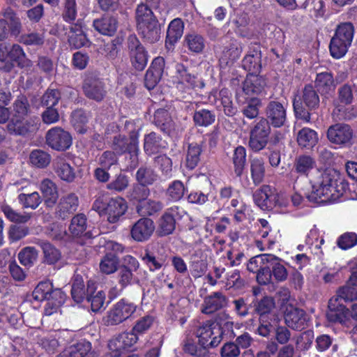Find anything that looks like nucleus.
<instances>
[{"label":"nucleus","instance_id":"f257e3e1","mask_svg":"<svg viewBox=\"0 0 357 357\" xmlns=\"http://www.w3.org/2000/svg\"><path fill=\"white\" fill-rule=\"evenodd\" d=\"M312 191L306 194L310 202H327L342 196L348 188L341 174L334 169H317L312 178Z\"/></svg>","mask_w":357,"mask_h":357},{"label":"nucleus","instance_id":"f03ea898","mask_svg":"<svg viewBox=\"0 0 357 357\" xmlns=\"http://www.w3.org/2000/svg\"><path fill=\"white\" fill-rule=\"evenodd\" d=\"M93 208L100 215H105L109 222L116 223L127 211L128 204L121 197L110 199L106 204L99 198L95 201Z\"/></svg>","mask_w":357,"mask_h":357},{"label":"nucleus","instance_id":"7ed1b4c3","mask_svg":"<svg viewBox=\"0 0 357 357\" xmlns=\"http://www.w3.org/2000/svg\"><path fill=\"white\" fill-rule=\"evenodd\" d=\"M303 104L308 109H315L319 104V96L312 86H306L301 97L295 98L293 104L296 115L305 122H310V114L305 109Z\"/></svg>","mask_w":357,"mask_h":357},{"label":"nucleus","instance_id":"20e7f679","mask_svg":"<svg viewBox=\"0 0 357 357\" xmlns=\"http://www.w3.org/2000/svg\"><path fill=\"white\" fill-rule=\"evenodd\" d=\"M0 61L5 63L2 66L5 70L9 71L15 65L20 67L28 66L31 61L26 58V55L22 48L19 45H13L7 46L0 45Z\"/></svg>","mask_w":357,"mask_h":357},{"label":"nucleus","instance_id":"39448f33","mask_svg":"<svg viewBox=\"0 0 357 357\" xmlns=\"http://www.w3.org/2000/svg\"><path fill=\"white\" fill-rule=\"evenodd\" d=\"M271 133V126L265 118H260L250 130L249 146L254 151H259L267 145Z\"/></svg>","mask_w":357,"mask_h":357},{"label":"nucleus","instance_id":"423d86ee","mask_svg":"<svg viewBox=\"0 0 357 357\" xmlns=\"http://www.w3.org/2000/svg\"><path fill=\"white\" fill-rule=\"evenodd\" d=\"M220 327L214 324H206L197 331L199 344L204 348L217 347L222 340Z\"/></svg>","mask_w":357,"mask_h":357},{"label":"nucleus","instance_id":"0eeeda50","mask_svg":"<svg viewBox=\"0 0 357 357\" xmlns=\"http://www.w3.org/2000/svg\"><path fill=\"white\" fill-rule=\"evenodd\" d=\"M135 310L136 305L134 303L122 299L108 312L105 323L107 325L119 324L130 317Z\"/></svg>","mask_w":357,"mask_h":357},{"label":"nucleus","instance_id":"6e6552de","mask_svg":"<svg viewBox=\"0 0 357 357\" xmlns=\"http://www.w3.org/2000/svg\"><path fill=\"white\" fill-rule=\"evenodd\" d=\"M47 144L56 151H66L73 142L71 135L60 127H54L49 130L45 135Z\"/></svg>","mask_w":357,"mask_h":357},{"label":"nucleus","instance_id":"1a4fd4ad","mask_svg":"<svg viewBox=\"0 0 357 357\" xmlns=\"http://www.w3.org/2000/svg\"><path fill=\"white\" fill-rule=\"evenodd\" d=\"M7 129L10 134L25 136L38 129V119L33 117L13 116L7 125Z\"/></svg>","mask_w":357,"mask_h":357},{"label":"nucleus","instance_id":"9d476101","mask_svg":"<svg viewBox=\"0 0 357 357\" xmlns=\"http://www.w3.org/2000/svg\"><path fill=\"white\" fill-rule=\"evenodd\" d=\"M128 48L132 66L137 70L144 69L148 61V55L138 38L135 35L128 38Z\"/></svg>","mask_w":357,"mask_h":357},{"label":"nucleus","instance_id":"9b49d317","mask_svg":"<svg viewBox=\"0 0 357 357\" xmlns=\"http://www.w3.org/2000/svg\"><path fill=\"white\" fill-rule=\"evenodd\" d=\"M327 137L333 144L349 146L352 144L354 132L349 125L337 123L329 127Z\"/></svg>","mask_w":357,"mask_h":357},{"label":"nucleus","instance_id":"f8f14e48","mask_svg":"<svg viewBox=\"0 0 357 357\" xmlns=\"http://www.w3.org/2000/svg\"><path fill=\"white\" fill-rule=\"evenodd\" d=\"M266 121L275 128L283 126L287 120L286 107L278 101L272 100L266 107Z\"/></svg>","mask_w":357,"mask_h":357},{"label":"nucleus","instance_id":"ddd939ff","mask_svg":"<svg viewBox=\"0 0 357 357\" xmlns=\"http://www.w3.org/2000/svg\"><path fill=\"white\" fill-rule=\"evenodd\" d=\"M138 340V336L132 331L123 333L109 340L108 347L113 352V356L118 357L122 351L134 345Z\"/></svg>","mask_w":357,"mask_h":357},{"label":"nucleus","instance_id":"4468645a","mask_svg":"<svg viewBox=\"0 0 357 357\" xmlns=\"http://www.w3.org/2000/svg\"><path fill=\"white\" fill-rule=\"evenodd\" d=\"M155 230V225L152 220L142 218L138 220L132 227L130 234L132 238L138 242L148 240Z\"/></svg>","mask_w":357,"mask_h":357},{"label":"nucleus","instance_id":"2eb2a0df","mask_svg":"<svg viewBox=\"0 0 357 357\" xmlns=\"http://www.w3.org/2000/svg\"><path fill=\"white\" fill-rule=\"evenodd\" d=\"M79 198L76 194L70 192L63 195L56 206L57 215L65 220L73 214L78 208Z\"/></svg>","mask_w":357,"mask_h":357},{"label":"nucleus","instance_id":"dca6fc26","mask_svg":"<svg viewBox=\"0 0 357 357\" xmlns=\"http://www.w3.org/2000/svg\"><path fill=\"white\" fill-rule=\"evenodd\" d=\"M83 90L86 97L98 102L102 100L106 95L102 82L91 76L84 79Z\"/></svg>","mask_w":357,"mask_h":357},{"label":"nucleus","instance_id":"f3484780","mask_svg":"<svg viewBox=\"0 0 357 357\" xmlns=\"http://www.w3.org/2000/svg\"><path fill=\"white\" fill-rule=\"evenodd\" d=\"M113 148L119 153L128 152L131 155V158L135 160L138 152L137 136L132 135L129 139L121 135L116 137L114 139Z\"/></svg>","mask_w":357,"mask_h":357},{"label":"nucleus","instance_id":"a211bd4d","mask_svg":"<svg viewBox=\"0 0 357 357\" xmlns=\"http://www.w3.org/2000/svg\"><path fill=\"white\" fill-rule=\"evenodd\" d=\"M178 206L168 208L161 216L158 222V233L160 236H167L172 234L176 227V215L179 214Z\"/></svg>","mask_w":357,"mask_h":357},{"label":"nucleus","instance_id":"6ab92c4d","mask_svg":"<svg viewBox=\"0 0 357 357\" xmlns=\"http://www.w3.org/2000/svg\"><path fill=\"white\" fill-rule=\"evenodd\" d=\"M164 66L165 60L162 57H157L153 61L144 78L145 86L149 90L153 89L161 79Z\"/></svg>","mask_w":357,"mask_h":357},{"label":"nucleus","instance_id":"aec40b11","mask_svg":"<svg viewBox=\"0 0 357 357\" xmlns=\"http://www.w3.org/2000/svg\"><path fill=\"white\" fill-rule=\"evenodd\" d=\"M284 319L286 324L296 330H301L306 325V314L304 310L289 306L287 307Z\"/></svg>","mask_w":357,"mask_h":357},{"label":"nucleus","instance_id":"412c9836","mask_svg":"<svg viewBox=\"0 0 357 357\" xmlns=\"http://www.w3.org/2000/svg\"><path fill=\"white\" fill-rule=\"evenodd\" d=\"M40 190L45 206L53 208L59 198V190L56 183L49 178H45L40 183Z\"/></svg>","mask_w":357,"mask_h":357},{"label":"nucleus","instance_id":"4be33fe9","mask_svg":"<svg viewBox=\"0 0 357 357\" xmlns=\"http://www.w3.org/2000/svg\"><path fill=\"white\" fill-rule=\"evenodd\" d=\"M226 305V297L220 292H214L205 298L202 312L204 314H211L224 307Z\"/></svg>","mask_w":357,"mask_h":357},{"label":"nucleus","instance_id":"5701e85b","mask_svg":"<svg viewBox=\"0 0 357 357\" xmlns=\"http://www.w3.org/2000/svg\"><path fill=\"white\" fill-rule=\"evenodd\" d=\"M349 310L338 303V298H331L328 303V311L326 316L332 322H342L349 314Z\"/></svg>","mask_w":357,"mask_h":357},{"label":"nucleus","instance_id":"b1692460","mask_svg":"<svg viewBox=\"0 0 357 357\" xmlns=\"http://www.w3.org/2000/svg\"><path fill=\"white\" fill-rule=\"evenodd\" d=\"M265 86L266 82L262 77L250 74L243 83V90L248 96L259 95L262 93Z\"/></svg>","mask_w":357,"mask_h":357},{"label":"nucleus","instance_id":"393cba45","mask_svg":"<svg viewBox=\"0 0 357 357\" xmlns=\"http://www.w3.org/2000/svg\"><path fill=\"white\" fill-rule=\"evenodd\" d=\"M54 169L57 176L63 181L72 182L75 178L74 169L66 162L64 157H58L54 162Z\"/></svg>","mask_w":357,"mask_h":357},{"label":"nucleus","instance_id":"a878e982","mask_svg":"<svg viewBox=\"0 0 357 357\" xmlns=\"http://www.w3.org/2000/svg\"><path fill=\"white\" fill-rule=\"evenodd\" d=\"M117 24L116 20L109 15H105L93 21L95 29L99 33L107 36H112L116 32Z\"/></svg>","mask_w":357,"mask_h":357},{"label":"nucleus","instance_id":"bb28decb","mask_svg":"<svg viewBox=\"0 0 357 357\" xmlns=\"http://www.w3.org/2000/svg\"><path fill=\"white\" fill-rule=\"evenodd\" d=\"M176 78L178 79L177 88H183L185 85L188 88H193L197 86V77L188 72L186 68L181 63L176 66Z\"/></svg>","mask_w":357,"mask_h":357},{"label":"nucleus","instance_id":"cd10ccee","mask_svg":"<svg viewBox=\"0 0 357 357\" xmlns=\"http://www.w3.org/2000/svg\"><path fill=\"white\" fill-rule=\"evenodd\" d=\"M255 311L259 315V320L264 321L268 316L275 317V314L273 313L275 307V300L271 296H264L255 305Z\"/></svg>","mask_w":357,"mask_h":357},{"label":"nucleus","instance_id":"c85d7f7f","mask_svg":"<svg viewBox=\"0 0 357 357\" xmlns=\"http://www.w3.org/2000/svg\"><path fill=\"white\" fill-rule=\"evenodd\" d=\"M139 33L149 43H154L160 38V26L158 21L138 28Z\"/></svg>","mask_w":357,"mask_h":357},{"label":"nucleus","instance_id":"c756f323","mask_svg":"<svg viewBox=\"0 0 357 357\" xmlns=\"http://www.w3.org/2000/svg\"><path fill=\"white\" fill-rule=\"evenodd\" d=\"M135 17L137 29L158 21L153 11L145 4H140L137 6Z\"/></svg>","mask_w":357,"mask_h":357},{"label":"nucleus","instance_id":"7c9ffc66","mask_svg":"<svg viewBox=\"0 0 357 357\" xmlns=\"http://www.w3.org/2000/svg\"><path fill=\"white\" fill-rule=\"evenodd\" d=\"M297 142L301 147L306 149L312 148L318 142L317 133L314 130L304 128L298 132Z\"/></svg>","mask_w":357,"mask_h":357},{"label":"nucleus","instance_id":"2f4dec72","mask_svg":"<svg viewBox=\"0 0 357 357\" xmlns=\"http://www.w3.org/2000/svg\"><path fill=\"white\" fill-rule=\"evenodd\" d=\"M315 86L321 93H327L334 91L336 84L333 75L328 72H324L317 75Z\"/></svg>","mask_w":357,"mask_h":357},{"label":"nucleus","instance_id":"473e14b6","mask_svg":"<svg viewBox=\"0 0 357 357\" xmlns=\"http://www.w3.org/2000/svg\"><path fill=\"white\" fill-rule=\"evenodd\" d=\"M183 23L181 20L177 18L173 20L167 31L166 45H172L183 36Z\"/></svg>","mask_w":357,"mask_h":357},{"label":"nucleus","instance_id":"72a5a7b5","mask_svg":"<svg viewBox=\"0 0 357 357\" xmlns=\"http://www.w3.org/2000/svg\"><path fill=\"white\" fill-rule=\"evenodd\" d=\"M91 349L89 342H81L66 348L58 357H84Z\"/></svg>","mask_w":357,"mask_h":357},{"label":"nucleus","instance_id":"f704fd0d","mask_svg":"<svg viewBox=\"0 0 357 357\" xmlns=\"http://www.w3.org/2000/svg\"><path fill=\"white\" fill-rule=\"evenodd\" d=\"M269 265H271L272 269V275L277 282H280L287 280L288 271L282 263L281 259L271 255V259H269Z\"/></svg>","mask_w":357,"mask_h":357},{"label":"nucleus","instance_id":"c9c22d12","mask_svg":"<svg viewBox=\"0 0 357 357\" xmlns=\"http://www.w3.org/2000/svg\"><path fill=\"white\" fill-rule=\"evenodd\" d=\"M68 37V41L70 45L73 46L75 48H80L86 45L89 43L81 26L77 24L70 27V33Z\"/></svg>","mask_w":357,"mask_h":357},{"label":"nucleus","instance_id":"e433bc0d","mask_svg":"<svg viewBox=\"0 0 357 357\" xmlns=\"http://www.w3.org/2000/svg\"><path fill=\"white\" fill-rule=\"evenodd\" d=\"M162 204L159 201L145 199L137 206V212L142 216L152 215L162 208Z\"/></svg>","mask_w":357,"mask_h":357},{"label":"nucleus","instance_id":"4c0bfd02","mask_svg":"<svg viewBox=\"0 0 357 357\" xmlns=\"http://www.w3.org/2000/svg\"><path fill=\"white\" fill-rule=\"evenodd\" d=\"M255 202L261 208L272 206V192L268 185H264L254 193Z\"/></svg>","mask_w":357,"mask_h":357},{"label":"nucleus","instance_id":"58836bf2","mask_svg":"<svg viewBox=\"0 0 357 357\" xmlns=\"http://www.w3.org/2000/svg\"><path fill=\"white\" fill-rule=\"evenodd\" d=\"M44 257V261L48 264H54L61 259V252L51 243L46 241H40Z\"/></svg>","mask_w":357,"mask_h":357},{"label":"nucleus","instance_id":"ea45409f","mask_svg":"<svg viewBox=\"0 0 357 357\" xmlns=\"http://www.w3.org/2000/svg\"><path fill=\"white\" fill-rule=\"evenodd\" d=\"M315 167V160L311 156L306 155L298 156L294 163V168L296 172L303 175H307L309 172Z\"/></svg>","mask_w":357,"mask_h":357},{"label":"nucleus","instance_id":"a19ab883","mask_svg":"<svg viewBox=\"0 0 357 357\" xmlns=\"http://www.w3.org/2000/svg\"><path fill=\"white\" fill-rule=\"evenodd\" d=\"M202 153L201 145L197 143L190 144L186 155V166L192 169L197 166L200 161V156Z\"/></svg>","mask_w":357,"mask_h":357},{"label":"nucleus","instance_id":"79ce46f5","mask_svg":"<svg viewBox=\"0 0 357 357\" xmlns=\"http://www.w3.org/2000/svg\"><path fill=\"white\" fill-rule=\"evenodd\" d=\"M251 176L255 184L258 185L263 181L265 174V167L263 159L255 158L250 162Z\"/></svg>","mask_w":357,"mask_h":357},{"label":"nucleus","instance_id":"37998d69","mask_svg":"<svg viewBox=\"0 0 357 357\" xmlns=\"http://www.w3.org/2000/svg\"><path fill=\"white\" fill-rule=\"evenodd\" d=\"M18 201L25 208L36 209L41 203V197L38 192L20 193L18 195Z\"/></svg>","mask_w":357,"mask_h":357},{"label":"nucleus","instance_id":"c03bdc74","mask_svg":"<svg viewBox=\"0 0 357 357\" xmlns=\"http://www.w3.org/2000/svg\"><path fill=\"white\" fill-rule=\"evenodd\" d=\"M119 259L115 253L105 255L100 262V270L105 274H111L117 270Z\"/></svg>","mask_w":357,"mask_h":357},{"label":"nucleus","instance_id":"a18cd8bd","mask_svg":"<svg viewBox=\"0 0 357 357\" xmlns=\"http://www.w3.org/2000/svg\"><path fill=\"white\" fill-rule=\"evenodd\" d=\"M271 254H261L252 257L248 264L247 269L250 272L257 273L264 266L269 265Z\"/></svg>","mask_w":357,"mask_h":357},{"label":"nucleus","instance_id":"49530a36","mask_svg":"<svg viewBox=\"0 0 357 357\" xmlns=\"http://www.w3.org/2000/svg\"><path fill=\"white\" fill-rule=\"evenodd\" d=\"M86 227V218L84 214L79 213L73 218L69 230L73 236H79L84 234Z\"/></svg>","mask_w":357,"mask_h":357},{"label":"nucleus","instance_id":"de8ad7c7","mask_svg":"<svg viewBox=\"0 0 357 357\" xmlns=\"http://www.w3.org/2000/svg\"><path fill=\"white\" fill-rule=\"evenodd\" d=\"M88 121L89 115L83 110H75L72 114V123L75 130L79 133H84L86 131Z\"/></svg>","mask_w":357,"mask_h":357},{"label":"nucleus","instance_id":"09e8293b","mask_svg":"<svg viewBox=\"0 0 357 357\" xmlns=\"http://www.w3.org/2000/svg\"><path fill=\"white\" fill-rule=\"evenodd\" d=\"M87 291L89 295H87L86 299L91 303V310L93 312H98L103 307L105 299V293L102 291H92L89 286Z\"/></svg>","mask_w":357,"mask_h":357},{"label":"nucleus","instance_id":"8fccbe9b","mask_svg":"<svg viewBox=\"0 0 357 357\" xmlns=\"http://www.w3.org/2000/svg\"><path fill=\"white\" fill-rule=\"evenodd\" d=\"M246 160V150L243 146H239L234 150L233 163L234 171L238 176H240L244 169Z\"/></svg>","mask_w":357,"mask_h":357},{"label":"nucleus","instance_id":"3c124183","mask_svg":"<svg viewBox=\"0 0 357 357\" xmlns=\"http://www.w3.org/2000/svg\"><path fill=\"white\" fill-rule=\"evenodd\" d=\"M38 256V252L35 248L26 247L19 252L18 259L23 266H31L36 261Z\"/></svg>","mask_w":357,"mask_h":357},{"label":"nucleus","instance_id":"603ef678","mask_svg":"<svg viewBox=\"0 0 357 357\" xmlns=\"http://www.w3.org/2000/svg\"><path fill=\"white\" fill-rule=\"evenodd\" d=\"M185 43L188 49L195 53L201 52L204 48L205 43L203 37L197 33H190L185 36Z\"/></svg>","mask_w":357,"mask_h":357},{"label":"nucleus","instance_id":"864d4df0","mask_svg":"<svg viewBox=\"0 0 357 357\" xmlns=\"http://www.w3.org/2000/svg\"><path fill=\"white\" fill-rule=\"evenodd\" d=\"M354 26L351 23H343L337 26L333 37L351 45L354 37Z\"/></svg>","mask_w":357,"mask_h":357},{"label":"nucleus","instance_id":"5fc2aeb1","mask_svg":"<svg viewBox=\"0 0 357 357\" xmlns=\"http://www.w3.org/2000/svg\"><path fill=\"white\" fill-rule=\"evenodd\" d=\"M31 163L38 167H47L50 161L51 157L49 153L42 150H34L29 155Z\"/></svg>","mask_w":357,"mask_h":357},{"label":"nucleus","instance_id":"6e6d98bb","mask_svg":"<svg viewBox=\"0 0 357 357\" xmlns=\"http://www.w3.org/2000/svg\"><path fill=\"white\" fill-rule=\"evenodd\" d=\"M349 46L341 39L333 37L329 47L331 54L333 58L340 59L347 53Z\"/></svg>","mask_w":357,"mask_h":357},{"label":"nucleus","instance_id":"4d7b16f0","mask_svg":"<svg viewBox=\"0 0 357 357\" xmlns=\"http://www.w3.org/2000/svg\"><path fill=\"white\" fill-rule=\"evenodd\" d=\"M193 119L197 126L206 127L215 121V116L211 111L203 109L195 112Z\"/></svg>","mask_w":357,"mask_h":357},{"label":"nucleus","instance_id":"13d9d810","mask_svg":"<svg viewBox=\"0 0 357 357\" xmlns=\"http://www.w3.org/2000/svg\"><path fill=\"white\" fill-rule=\"evenodd\" d=\"M1 211L6 217L12 222L25 223L31 218V216L29 213H24L22 214L18 213L11 206L7 204L2 205Z\"/></svg>","mask_w":357,"mask_h":357},{"label":"nucleus","instance_id":"bf43d9fd","mask_svg":"<svg viewBox=\"0 0 357 357\" xmlns=\"http://www.w3.org/2000/svg\"><path fill=\"white\" fill-rule=\"evenodd\" d=\"M72 297L76 303H80L85 297V289L84 280L79 275L74 278L71 289Z\"/></svg>","mask_w":357,"mask_h":357},{"label":"nucleus","instance_id":"052dcab7","mask_svg":"<svg viewBox=\"0 0 357 357\" xmlns=\"http://www.w3.org/2000/svg\"><path fill=\"white\" fill-rule=\"evenodd\" d=\"M157 174L149 167H141L136 173L137 180L142 185L152 184L157 179Z\"/></svg>","mask_w":357,"mask_h":357},{"label":"nucleus","instance_id":"680f3d73","mask_svg":"<svg viewBox=\"0 0 357 357\" xmlns=\"http://www.w3.org/2000/svg\"><path fill=\"white\" fill-rule=\"evenodd\" d=\"M185 188L180 181H173L167 190V195L172 201L180 200L184 195Z\"/></svg>","mask_w":357,"mask_h":357},{"label":"nucleus","instance_id":"e2e57ef3","mask_svg":"<svg viewBox=\"0 0 357 357\" xmlns=\"http://www.w3.org/2000/svg\"><path fill=\"white\" fill-rule=\"evenodd\" d=\"M29 109L28 100L24 96H20L13 104V116L27 117Z\"/></svg>","mask_w":357,"mask_h":357},{"label":"nucleus","instance_id":"0e129e2a","mask_svg":"<svg viewBox=\"0 0 357 357\" xmlns=\"http://www.w3.org/2000/svg\"><path fill=\"white\" fill-rule=\"evenodd\" d=\"M20 41L26 45L40 46L45 42V37L43 33L31 32L22 34L20 36Z\"/></svg>","mask_w":357,"mask_h":357},{"label":"nucleus","instance_id":"69168bd1","mask_svg":"<svg viewBox=\"0 0 357 357\" xmlns=\"http://www.w3.org/2000/svg\"><path fill=\"white\" fill-rule=\"evenodd\" d=\"M3 15L6 20L10 21V29L11 33L15 36L19 35L21 31L22 24L20 19L16 17L14 12L11 9L8 8L3 11Z\"/></svg>","mask_w":357,"mask_h":357},{"label":"nucleus","instance_id":"338daca9","mask_svg":"<svg viewBox=\"0 0 357 357\" xmlns=\"http://www.w3.org/2000/svg\"><path fill=\"white\" fill-rule=\"evenodd\" d=\"M261 106V101L259 98H251L247 105L243 109V114L250 119L256 118L259 114V108Z\"/></svg>","mask_w":357,"mask_h":357},{"label":"nucleus","instance_id":"774afa93","mask_svg":"<svg viewBox=\"0 0 357 357\" xmlns=\"http://www.w3.org/2000/svg\"><path fill=\"white\" fill-rule=\"evenodd\" d=\"M52 287L48 282L39 283L33 291V297L36 301L50 299Z\"/></svg>","mask_w":357,"mask_h":357}]
</instances>
